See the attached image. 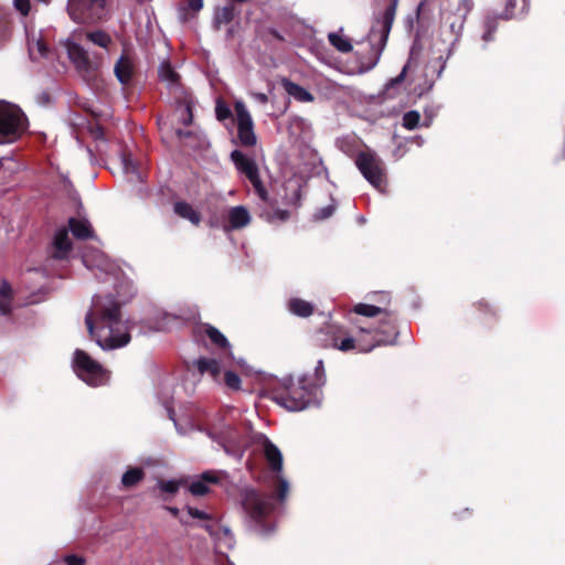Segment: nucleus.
I'll list each match as a JSON object with an SVG mask.
<instances>
[{
    "instance_id": "1",
    "label": "nucleus",
    "mask_w": 565,
    "mask_h": 565,
    "mask_svg": "<svg viewBox=\"0 0 565 565\" xmlns=\"http://www.w3.org/2000/svg\"><path fill=\"white\" fill-rule=\"evenodd\" d=\"M85 324L104 350L122 348L131 340L128 323L122 319L121 303L113 295L94 296Z\"/></svg>"
},
{
    "instance_id": "2",
    "label": "nucleus",
    "mask_w": 565,
    "mask_h": 565,
    "mask_svg": "<svg viewBox=\"0 0 565 565\" xmlns=\"http://www.w3.org/2000/svg\"><path fill=\"white\" fill-rule=\"evenodd\" d=\"M275 495L263 493L254 488H244L239 493V503L244 520L250 531L259 535H268L276 529L273 518L276 509L275 499L284 502L289 491L286 479L276 476Z\"/></svg>"
},
{
    "instance_id": "3",
    "label": "nucleus",
    "mask_w": 565,
    "mask_h": 565,
    "mask_svg": "<svg viewBox=\"0 0 565 565\" xmlns=\"http://www.w3.org/2000/svg\"><path fill=\"white\" fill-rule=\"evenodd\" d=\"M270 396L275 403L291 412L319 406L321 402V393L310 384L308 375L297 380L292 376L281 380L271 387Z\"/></svg>"
},
{
    "instance_id": "4",
    "label": "nucleus",
    "mask_w": 565,
    "mask_h": 565,
    "mask_svg": "<svg viewBox=\"0 0 565 565\" xmlns=\"http://www.w3.org/2000/svg\"><path fill=\"white\" fill-rule=\"evenodd\" d=\"M72 366L75 374L89 386H103L109 380V372L84 350L74 351Z\"/></svg>"
},
{
    "instance_id": "5",
    "label": "nucleus",
    "mask_w": 565,
    "mask_h": 565,
    "mask_svg": "<svg viewBox=\"0 0 565 565\" xmlns=\"http://www.w3.org/2000/svg\"><path fill=\"white\" fill-rule=\"evenodd\" d=\"M397 6L398 0H391L390 4L384 10L383 14L381 15V18L376 19V22L373 24L369 33L371 50L374 54V61L371 67L377 64L382 55V52L384 51L387 44L388 35L392 30L393 22L395 20Z\"/></svg>"
},
{
    "instance_id": "6",
    "label": "nucleus",
    "mask_w": 565,
    "mask_h": 565,
    "mask_svg": "<svg viewBox=\"0 0 565 565\" xmlns=\"http://www.w3.org/2000/svg\"><path fill=\"white\" fill-rule=\"evenodd\" d=\"M25 116L20 108L0 102V145L17 141L25 130Z\"/></svg>"
},
{
    "instance_id": "7",
    "label": "nucleus",
    "mask_w": 565,
    "mask_h": 565,
    "mask_svg": "<svg viewBox=\"0 0 565 565\" xmlns=\"http://www.w3.org/2000/svg\"><path fill=\"white\" fill-rule=\"evenodd\" d=\"M315 343L321 349H334L341 352L353 351V335L340 324L328 323L315 334Z\"/></svg>"
},
{
    "instance_id": "8",
    "label": "nucleus",
    "mask_w": 565,
    "mask_h": 565,
    "mask_svg": "<svg viewBox=\"0 0 565 565\" xmlns=\"http://www.w3.org/2000/svg\"><path fill=\"white\" fill-rule=\"evenodd\" d=\"M355 166L370 184L381 192L385 191L387 185L385 163L375 152H359L355 157Z\"/></svg>"
},
{
    "instance_id": "9",
    "label": "nucleus",
    "mask_w": 565,
    "mask_h": 565,
    "mask_svg": "<svg viewBox=\"0 0 565 565\" xmlns=\"http://www.w3.org/2000/svg\"><path fill=\"white\" fill-rule=\"evenodd\" d=\"M106 0H68L70 18L79 24H90L106 17Z\"/></svg>"
},
{
    "instance_id": "10",
    "label": "nucleus",
    "mask_w": 565,
    "mask_h": 565,
    "mask_svg": "<svg viewBox=\"0 0 565 565\" xmlns=\"http://www.w3.org/2000/svg\"><path fill=\"white\" fill-rule=\"evenodd\" d=\"M237 117V137L242 146L253 147L256 145L253 119L243 103L235 104Z\"/></svg>"
},
{
    "instance_id": "11",
    "label": "nucleus",
    "mask_w": 565,
    "mask_h": 565,
    "mask_svg": "<svg viewBox=\"0 0 565 565\" xmlns=\"http://www.w3.org/2000/svg\"><path fill=\"white\" fill-rule=\"evenodd\" d=\"M372 331L375 338L377 339V343H380V345L394 344L398 337L396 316L394 315V312H385V315H383V317L381 318L379 326L372 329Z\"/></svg>"
},
{
    "instance_id": "12",
    "label": "nucleus",
    "mask_w": 565,
    "mask_h": 565,
    "mask_svg": "<svg viewBox=\"0 0 565 565\" xmlns=\"http://www.w3.org/2000/svg\"><path fill=\"white\" fill-rule=\"evenodd\" d=\"M173 100L177 107L181 110L180 122L189 127L193 124V106L194 99L190 92L185 88H177Z\"/></svg>"
},
{
    "instance_id": "13",
    "label": "nucleus",
    "mask_w": 565,
    "mask_h": 565,
    "mask_svg": "<svg viewBox=\"0 0 565 565\" xmlns=\"http://www.w3.org/2000/svg\"><path fill=\"white\" fill-rule=\"evenodd\" d=\"M67 54L70 60L75 65L76 70L86 76L90 74L93 67L87 51L77 43H71L67 45Z\"/></svg>"
},
{
    "instance_id": "14",
    "label": "nucleus",
    "mask_w": 565,
    "mask_h": 565,
    "mask_svg": "<svg viewBox=\"0 0 565 565\" xmlns=\"http://www.w3.org/2000/svg\"><path fill=\"white\" fill-rule=\"evenodd\" d=\"M52 247L53 252L51 256L54 259L64 260L68 257L73 249V243L68 236V230L66 227L57 230L53 237Z\"/></svg>"
},
{
    "instance_id": "15",
    "label": "nucleus",
    "mask_w": 565,
    "mask_h": 565,
    "mask_svg": "<svg viewBox=\"0 0 565 565\" xmlns=\"http://www.w3.org/2000/svg\"><path fill=\"white\" fill-rule=\"evenodd\" d=\"M267 207H265L259 216L270 224L284 223L289 220L290 212L287 210H281L277 207V200L270 199L265 203Z\"/></svg>"
},
{
    "instance_id": "16",
    "label": "nucleus",
    "mask_w": 565,
    "mask_h": 565,
    "mask_svg": "<svg viewBox=\"0 0 565 565\" xmlns=\"http://www.w3.org/2000/svg\"><path fill=\"white\" fill-rule=\"evenodd\" d=\"M353 351L362 353L371 352L374 348L380 347L372 329L360 328L359 334L353 337Z\"/></svg>"
},
{
    "instance_id": "17",
    "label": "nucleus",
    "mask_w": 565,
    "mask_h": 565,
    "mask_svg": "<svg viewBox=\"0 0 565 565\" xmlns=\"http://www.w3.org/2000/svg\"><path fill=\"white\" fill-rule=\"evenodd\" d=\"M114 73L122 85L129 84L135 73L132 60L128 55L122 54L115 64Z\"/></svg>"
},
{
    "instance_id": "18",
    "label": "nucleus",
    "mask_w": 565,
    "mask_h": 565,
    "mask_svg": "<svg viewBox=\"0 0 565 565\" xmlns=\"http://www.w3.org/2000/svg\"><path fill=\"white\" fill-rule=\"evenodd\" d=\"M159 77L168 84L170 93L174 96L177 88H184L180 83V75L175 72L169 61L161 63L158 70Z\"/></svg>"
},
{
    "instance_id": "19",
    "label": "nucleus",
    "mask_w": 565,
    "mask_h": 565,
    "mask_svg": "<svg viewBox=\"0 0 565 565\" xmlns=\"http://www.w3.org/2000/svg\"><path fill=\"white\" fill-rule=\"evenodd\" d=\"M231 159L236 169L247 179L259 172L256 162L239 150L232 151Z\"/></svg>"
},
{
    "instance_id": "20",
    "label": "nucleus",
    "mask_w": 565,
    "mask_h": 565,
    "mask_svg": "<svg viewBox=\"0 0 565 565\" xmlns=\"http://www.w3.org/2000/svg\"><path fill=\"white\" fill-rule=\"evenodd\" d=\"M68 231L79 241H86L95 237L94 230L87 220L71 217L68 220Z\"/></svg>"
},
{
    "instance_id": "21",
    "label": "nucleus",
    "mask_w": 565,
    "mask_h": 565,
    "mask_svg": "<svg viewBox=\"0 0 565 565\" xmlns=\"http://www.w3.org/2000/svg\"><path fill=\"white\" fill-rule=\"evenodd\" d=\"M264 454L270 469L279 473L282 469V455L278 447L269 439H266L264 443Z\"/></svg>"
},
{
    "instance_id": "22",
    "label": "nucleus",
    "mask_w": 565,
    "mask_h": 565,
    "mask_svg": "<svg viewBox=\"0 0 565 565\" xmlns=\"http://www.w3.org/2000/svg\"><path fill=\"white\" fill-rule=\"evenodd\" d=\"M201 330L217 349L224 351L231 350L228 340L217 328L209 323H203L201 324Z\"/></svg>"
},
{
    "instance_id": "23",
    "label": "nucleus",
    "mask_w": 565,
    "mask_h": 565,
    "mask_svg": "<svg viewBox=\"0 0 565 565\" xmlns=\"http://www.w3.org/2000/svg\"><path fill=\"white\" fill-rule=\"evenodd\" d=\"M228 223L234 230L247 226L250 223L248 210L243 205L232 207L228 212Z\"/></svg>"
},
{
    "instance_id": "24",
    "label": "nucleus",
    "mask_w": 565,
    "mask_h": 565,
    "mask_svg": "<svg viewBox=\"0 0 565 565\" xmlns=\"http://www.w3.org/2000/svg\"><path fill=\"white\" fill-rule=\"evenodd\" d=\"M282 87L287 92L288 95L295 97L299 102H313L315 97L311 93H309L306 88L300 86L297 83H294L290 79L284 78Z\"/></svg>"
},
{
    "instance_id": "25",
    "label": "nucleus",
    "mask_w": 565,
    "mask_h": 565,
    "mask_svg": "<svg viewBox=\"0 0 565 565\" xmlns=\"http://www.w3.org/2000/svg\"><path fill=\"white\" fill-rule=\"evenodd\" d=\"M288 310L300 318H308L315 312V306L301 298H291L288 301Z\"/></svg>"
},
{
    "instance_id": "26",
    "label": "nucleus",
    "mask_w": 565,
    "mask_h": 565,
    "mask_svg": "<svg viewBox=\"0 0 565 565\" xmlns=\"http://www.w3.org/2000/svg\"><path fill=\"white\" fill-rule=\"evenodd\" d=\"M173 211L178 216L189 220L194 225H199L201 222L200 213L196 212L188 202H175L173 205Z\"/></svg>"
},
{
    "instance_id": "27",
    "label": "nucleus",
    "mask_w": 565,
    "mask_h": 565,
    "mask_svg": "<svg viewBox=\"0 0 565 565\" xmlns=\"http://www.w3.org/2000/svg\"><path fill=\"white\" fill-rule=\"evenodd\" d=\"M235 18V8L233 4H227L217 8L213 18V26L216 31L221 30L222 25L231 23Z\"/></svg>"
},
{
    "instance_id": "28",
    "label": "nucleus",
    "mask_w": 565,
    "mask_h": 565,
    "mask_svg": "<svg viewBox=\"0 0 565 565\" xmlns=\"http://www.w3.org/2000/svg\"><path fill=\"white\" fill-rule=\"evenodd\" d=\"M13 292L12 287L7 280L0 282V312L4 316L12 310Z\"/></svg>"
},
{
    "instance_id": "29",
    "label": "nucleus",
    "mask_w": 565,
    "mask_h": 565,
    "mask_svg": "<svg viewBox=\"0 0 565 565\" xmlns=\"http://www.w3.org/2000/svg\"><path fill=\"white\" fill-rule=\"evenodd\" d=\"M195 365L201 374L209 373L213 380H217L221 374V365L215 359L200 358Z\"/></svg>"
},
{
    "instance_id": "30",
    "label": "nucleus",
    "mask_w": 565,
    "mask_h": 565,
    "mask_svg": "<svg viewBox=\"0 0 565 565\" xmlns=\"http://www.w3.org/2000/svg\"><path fill=\"white\" fill-rule=\"evenodd\" d=\"M145 479V471L140 467L129 468L121 477V484L126 489L134 488Z\"/></svg>"
},
{
    "instance_id": "31",
    "label": "nucleus",
    "mask_w": 565,
    "mask_h": 565,
    "mask_svg": "<svg viewBox=\"0 0 565 565\" xmlns=\"http://www.w3.org/2000/svg\"><path fill=\"white\" fill-rule=\"evenodd\" d=\"M256 35L266 44L271 43V40H277L279 42L286 41V39L282 34H280L275 28H270V26L257 28Z\"/></svg>"
},
{
    "instance_id": "32",
    "label": "nucleus",
    "mask_w": 565,
    "mask_h": 565,
    "mask_svg": "<svg viewBox=\"0 0 565 565\" xmlns=\"http://www.w3.org/2000/svg\"><path fill=\"white\" fill-rule=\"evenodd\" d=\"M86 39L103 49H108L113 42L111 36L103 30L87 32Z\"/></svg>"
},
{
    "instance_id": "33",
    "label": "nucleus",
    "mask_w": 565,
    "mask_h": 565,
    "mask_svg": "<svg viewBox=\"0 0 565 565\" xmlns=\"http://www.w3.org/2000/svg\"><path fill=\"white\" fill-rule=\"evenodd\" d=\"M328 40L330 44L335 47L341 53H349L352 51L353 46L349 39L343 38L338 33H329Z\"/></svg>"
},
{
    "instance_id": "34",
    "label": "nucleus",
    "mask_w": 565,
    "mask_h": 565,
    "mask_svg": "<svg viewBox=\"0 0 565 565\" xmlns=\"http://www.w3.org/2000/svg\"><path fill=\"white\" fill-rule=\"evenodd\" d=\"M352 311L356 315L364 317H376L379 315H385V312H388L387 310L382 309L377 306L367 303H356L354 305Z\"/></svg>"
},
{
    "instance_id": "35",
    "label": "nucleus",
    "mask_w": 565,
    "mask_h": 565,
    "mask_svg": "<svg viewBox=\"0 0 565 565\" xmlns=\"http://www.w3.org/2000/svg\"><path fill=\"white\" fill-rule=\"evenodd\" d=\"M310 377V384L315 385V388L319 392L321 387L326 384V371H324V364L322 360H319L317 362V365L315 367V374L308 375Z\"/></svg>"
},
{
    "instance_id": "36",
    "label": "nucleus",
    "mask_w": 565,
    "mask_h": 565,
    "mask_svg": "<svg viewBox=\"0 0 565 565\" xmlns=\"http://www.w3.org/2000/svg\"><path fill=\"white\" fill-rule=\"evenodd\" d=\"M120 161L125 173L138 174V166L134 161L130 151L122 149L120 153Z\"/></svg>"
},
{
    "instance_id": "37",
    "label": "nucleus",
    "mask_w": 565,
    "mask_h": 565,
    "mask_svg": "<svg viewBox=\"0 0 565 565\" xmlns=\"http://www.w3.org/2000/svg\"><path fill=\"white\" fill-rule=\"evenodd\" d=\"M249 182L252 183L256 194L259 196V199L266 203L270 200L267 190L264 186V183L259 177V172L254 174L253 177L248 178Z\"/></svg>"
},
{
    "instance_id": "38",
    "label": "nucleus",
    "mask_w": 565,
    "mask_h": 565,
    "mask_svg": "<svg viewBox=\"0 0 565 565\" xmlns=\"http://www.w3.org/2000/svg\"><path fill=\"white\" fill-rule=\"evenodd\" d=\"M420 121V115L417 110H409L403 116V126L408 130H413L418 127Z\"/></svg>"
},
{
    "instance_id": "39",
    "label": "nucleus",
    "mask_w": 565,
    "mask_h": 565,
    "mask_svg": "<svg viewBox=\"0 0 565 565\" xmlns=\"http://www.w3.org/2000/svg\"><path fill=\"white\" fill-rule=\"evenodd\" d=\"M11 34V23L8 14L0 10V43L6 42Z\"/></svg>"
},
{
    "instance_id": "40",
    "label": "nucleus",
    "mask_w": 565,
    "mask_h": 565,
    "mask_svg": "<svg viewBox=\"0 0 565 565\" xmlns=\"http://www.w3.org/2000/svg\"><path fill=\"white\" fill-rule=\"evenodd\" d=\"M182 484H183L182 480H168L167 481V480L160 479L158 481V488L161 491L170 493V494H175Z\"/></svg>"
},
{
    "instance_id": "41",
    "label": "nucleus",
    "mask_w": 565,
    "mask_h": 565,
    "mask_svg": "<svg viewBox=\"0 0 565 565\" xmlns=\"http://www.w3.org/2000/svg\"><path fill=\"white\" fill-rule=\"evenodd\" d=\"M203 8V0H186L184 7L180 8V18L183 22H185L189 18L186 14V10H192L193 12H199Z\"/></svg>"
},
{
    "instance_id": "42",
    "label": "nucleus",
    "mask_w": 565,
    "mask_h": 565,
    "mask_svg": "<svg viewBox=\"0 0 565 565\" xmlns=\"http://www.w3.org/2000/svg\"><path fill=\"white\" fill-rule=\"evenodd\" d=\"M189 491L194 497H203L210 492V487H207L205 482L198 479L189 486Z\"/></svg>"
},
{
    "instance_id": "43",
    "label": "nucleus",
    "mask_w": 565,
    "mask_h": 565,
    "mask_svg": "<svg viewBox=\"0 0 565 565\" xmlns=\"http://www.w3.org/2000/svg\"><path fill=\"white\" fill-rule=\"evenodd\" d=\"M473 308L479 312V315L495 319V310L487 302L486 300H480L473 303Z\"/></svg>"
},
{
    "instance_id": "44",
    "label": "nucleus",
    "mask_w": 565,
    "mask_h": 565,
    "mask_svg": "<svg viewBox=\"0 0 565 565\" xmlns=\"http://www.w3.org/2000/svg\"><path fill=\"white\" fill-rule=\"evenodd\" d=\"M215 115L217 120L223 121L225 119L232 118V110L222 99H217L215 106Z\"/></svg>"
},
{
    "instance_id": "45",
    "label": "nucleus",
    "mask_w": 565,
    "mask_h": 565,
    "mask_svg": "<svg viewBox=\"0 0 565 565\" xmlns=\"http://www.w3.org/2000/svg\"><path fill=\"white\" fill-rule=\"evenodd\" d=\"M224 383L231 390L237 391L241 388V377L233 371L224 373Z\"/></svg>"
},
{
    "instance_id": "46",
    "label": "nucleus",
    "mask_w": 565,
    "mask_h": 565,
    "mask_svg": "<svg viewBox=\"0 0 565 565\" xmlns=\"http://www.w3.org/2000/svg\"><path fill=\"white\" fill-rule=\"evenodd\" d=\"M199 479L205 482L207 487H210V484H217L221 481L218 473L213 470H209L201 473Z\"/></svg>"
},
{
    "instance_id": "47",
    "label": "nucleus",
    "mask_w": 565,
    "mask_h": 565,
    "mask_svg": "<svg viewBox=\"0 0 565 565\" xmlns=\"http://www.w3.org/2000/svg\"><path fill=\"white\" fill-rule=\"evenodd\" d=\"M186 512L188 514L191 516V518H194V519H199V520H204V521H209L212 519V515L204 512V511H201L196 508H193V507H190V505H186Z\"/></svg>"
},
{
    "instance_id": "48",
    "label": "nucleus",
    "mask_w": 565,
    "mask_h": 565,
    "mask_svg": "<svg viewBox=\"0 0 565 565\" xmlns=\"http://www.w3.org/2000/svg\"><path fill=\"white\" fill-rule=\"evenodd\" d=\"M335 211V206L334 205H328V206H324L322 209H320L316 214H315V217L316 220H326L328 217H330Z\"/></svg>"
},
{
    "instance_id": "49",
    "label": "nucleus",
    "mask_w": 565,
    "mask_h": 565,
    "mask_svg": "<svg viewBox=\"0 0 565 565\" xmlns=\"http://www.w3.org/2000/svg\"><path fill=\"white\" fill-rule=\"evenodd\" d=\"M15 9L22 14L28 15L31 9L30 0H14Z\"/></svg>"
},
{
    "instance_id": "50",
    "label": "nucleus",
    "mask_w": 565,
    "mask_h": 565,
    "mask_svg": "<svg viewBox=\"0 0 565 565\" xmlns=\"http://www.w3.org/2000/svg\"><path fill=\"white\" fill-rule=\"evenodd\" d=\"M407 70H408V65H405L402 70V72L393 79H391V82L386 85V89L388 90L390 88L396 86V85H399L404 82L405 79V76L407 74Z\"/></svg>"
},
{
    "instance_id": "51",
    "label": "nucleus",
    "mask_w": 565,
    "mask_h": 565,
    "mask_svg": "<svg viewBox=\"0 0 565 565\" xmlns=\"http://www.w3.org/2000/svg\"><path fill=\"white\" fill-rule=\"evenodd\" d=\"M64 562L66 565H85L86 559L83 556H78L75 554H68L64 556Z\"/></svg>"
},
{
    "instance_id": "52",
    "label": "nucleus",
    "mask_w": 565,
    "mask_h": 565,
    "mask_svg": "<svg viewBox=\"0 0 565 565\" xmlns=\"http://www.w3.org/2000/svg\"><path fill=\"white\" fill-rule=\"evenodd\" d=\"M89 131L95 139H104V128L99 124L90 125Z\"/></svg>"
},
{
    "instance_id": "53",
    "label": "nucleus",
    "mask_w": 565,
    "mask_h": 565,
    "mask_svg": "<svg viewBox=\"0 0 565 565\" xmlns=\"http://www.w3.org/2000/svg\"><path fill=\"white\" fill-rule=\"evenodd\" d=\"M36 51L41 57L46 56L47 54V46L43 40H38L35 43Z\"/></svg>"
},
{
    "instance_id": "54",
    "label": "nucleus",
    "mask_w": 565,
    "mask_h": 565,
    "mask_svg": "<svg viewBox=\"0 0 565 565\" xmlns=\"http://www.w3.org/2000/svg\"><path fill=\"white\" fill-rule=\"evenodd\" d=\"M36 100L40 105H49L51 102V95L47 92H42L36 96Z\"/></svg>"
},
{
    "instance_id": "55",
    "label": "nucleus",
    "mask_w": 565,
    "mask_h": 565,
    "mask_svg": "<svg viewBox=\"0 0 565 565\" xmlns=\"http://www.w3.org/2000/svg\"><path fill=\"white\" fill-rule=\"evenodd\" d=\"M494 31H495V28H494V26L489 25V26H488V30L484 32V34H483V36H482V38H483V40H484V41H487V42H488V41H491V40L493 39V33H494Z\"/></svg>"
},
{
    "instance_id": "56",
    "label": "nucleus",
    "mask_w": 565,
    "mask_h": 565,
    "mask_svg": "<svg viewBox=\"0 0 565 565\" xmlns=\"http://www.w3.org/2000/svg\"><path fill=\"white\" fill-rule=\"evenodd\" d=\"M253 96L260 104H267L268 103V96L266 94H264V93H254Z\"/></svg>"
},
{
    "instance_id": "57",
    "label": "nucleus",
    "mask_w": 565,
    "mask_h": 565,
    "mask_svg": "<svg viewBox=\"0 0 565 565\" xmlns=\"http://www.w3.org/2000/svg\"><path fill=\"white\" fill-rule=\"evenodd\" d=\"M166 510L169 511L173 516H179V509L175 507H166Z\"/></svg>"
},
{
    "instance_id": "58",
    "label": "nucleus",
    "mask_w": 565,
    "mask_h": 565,
    "mask_svg": "<svg viewBox=\"0 0 565 565\" xmlns=\"http://www.w3.org/2000/svg\"><path fill=\"white\" fill-rule=\"evenodd\" d=\"M177 134H178V136H180V137H181V136H188V135H189V134L183 132V131H182V130H180V129L177 131Z\"/></svg>"
},
{
    "instance_id": "59",
    "label": "nucleus",
    "mask_w": 565,
    "mask_h": 565,
    "mask_svg": "<svg viewBox=\"0 0 565 565\" xmlns=\"http://www.w3.org/2000/svg\"><path fill=\"white\" fill-rule=\"evenodd\" d=\"M206 531H209L210 533H212V526L206 524L203 526Z\"/></svg>"
},
{
    "instance_id": "60",
    "label": "nucleus",
    "mask_w": 565,
    "mask_h": 565,
    "mask_svg": "<svg viewBox=\"0 0 565 565\" xmlns=\"http://www.w3.org/2000/svg\"><path fill=\"white\" fill-rule=\"evenodd\" d=\"M295 196H296V199H297V200H299V199H300V191H299V190H297V191L295 192Z\"/></svg>"
},
{
    "instance_id": "61",
    "label": "nucleus",
    "mask_w": 565,
    "mask_h": 565,
    "mask_svg": "<svg viewBox=\"0 0 565 565\" xmlns=\"http://www.w3.org/2000/svg\"><path fill=\"white\" fill-rule=\"evenodd\" d=\"M180 522H181L182 524H184V525H188V524H189V522H188L186 520H184L183 518H181V519H180Z\"/></svg>"
},
{
    "instance_id": "62",
    "label": "nucleus",
    "mask_w": 565,
    "mask_h": 565,
    "mask_svg": "<svg viewBox=\"0 0 565 565\" xmlns=\"http://www.w3.org/2000/svg\"><path fill=\"white\" fill-rule=\"evenodd\" d=\"M513 1H514V0H510V1H509V4H510V6H513Z\"/></svg>"
}]
</instances>
